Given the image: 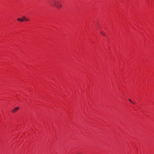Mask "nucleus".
<instances>
[{"label":"nucleus","mask_w":154,"mask_h":154,"mask_svg":"<svg viewBox=\"0 0 154 154\" xmlns=\"http://www.w3.org/2000/svg\"><path fill=\"white\" fill-rule=\"evenodd\" d=\"M51 5L55 8L60 9L62 7V5L59 0H52Z\"/></svg>","instance_id":"f257e3e1"},{"label":"nucleus","mask_w":154,"mask_h":154,"mask_svg":"<svg viewBox=\"0 0 154 154\" xmlns=\"http://www.w3.org/2000/svg\"><path fill=\"white\" fill-rule=\"evenodd\" d=\"M19 109V107H17L14 108L12 110V112H15L17 111Z\"/></svg>","instance_id":"f03ea898"},{"label":"nucleus","mask_w":154,"mask_h":154,"mask_svg":"<svg viewBox=\"0 0 154 154\" xmlns=\"http://www.w3.org/2000/svg\"><path fill=\"white\" fill-rule=\"evenodd\" d=\"M22 18V19H23V21H28L29 20V19L26 18L24 16Z\"/></svg>","instance_id":"7ed1b4c3"},{"label":"nucleus","mask_w":154,"mask_h":154,"mask_svg":"<svg viewBox=\"0 0 154 154\" xmlns=\"http://www.w3.org/2000/svg\"><path fill=\"white\" fill-rule=\"evenodd\" d=\"M17 20L18 21L20 22L23 21V19H22V18H18L17 19Z\"/></svg>","instance_id":"20e7f679"},{"label":"nucleus","mask_w":154,"mask_h":154,"mask_svg":"<svg viewBox=\"0 0 154 154\" xmlns=\"http://www.w3.org/2000/svg\"><path fill=\"white\" fill-rule=\"evenodd\" d=\"M100 33L103 36H105L106 35L105 33H104L103 31H101L100 32Z\"/></svg>","instance_id":"39448f33"},{"label":"nucleus","mask_w":154,"mask_h":154,"mask_svg":"<svg viewBox=\"0 0 154 154\" xmlns=\"http://www.w3.org/2000/svg\"><path fill=\"white\" fill-rule=\"evenodd\" d=\"M128 100H129L130 102H131L133 104H135V103H134V102H132V101L130 99H128Z\"/></svg>","instance_id":"423d86ee"}]
</instances>
